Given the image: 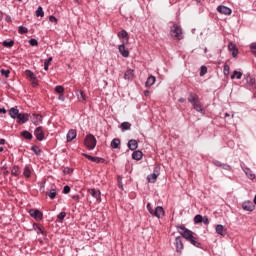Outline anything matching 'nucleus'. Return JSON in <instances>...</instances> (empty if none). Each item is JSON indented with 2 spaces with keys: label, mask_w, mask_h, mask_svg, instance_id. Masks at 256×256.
<instances>
[{
  "label": "nucleus",
  "mask_w": 256,
  "mask_h": 256,
  "mask_svg": "<svg viewBox=\"0 0 256 256\" xmlns=\"http://www.w3.org/2000/svg\"><path fill=\"white\" fill-rule=\"evenodd\" d=\"M188 101L191 103V105H194L195 103L199 102V96L197 94L190 93Z\"/></svg>",
  "instance_id": "412c9836"
},
{
  "label": "nucleus",
  "mask_w": 256,
  "mask_h": 256,
  "mask_svg": "<svg viewBox=\"0 0 256 256\" xmlns=\"http://www.w3.org/2000/svg\"><path fill=\"white\" fill-rule=\"evenodd\" d=\"M120 127H121L123 132L129 131V130H131V123L123 122Z\"/></svg>",
  "instance_id": "c756f323"
},
{
  "label": "nucleus",
  "mask_w": 256,
  "mask_h": 256,
  "mask_svg": "<svg viewBox=\"0 0 256 256\" xmlns=\"http://www.w3.org/2000/svg\"><path fill=\"white\" fill-rule=\"evenodd\" d=\"M31 121L34 125H41L42 121H43V116H41L40 114H34L31 117Z\"/></svg>",
  "instance_id": "ddd939ff"
},
{
  "label": "nucleus",
  "mask_w": 256,
  "mask_h": 256,
  "mask_svg": "<svg viewBox=\"0 0 256 256\" xmlns=\"http://www.w3.org/2000/svg\"><path fill=\"white\" fill-rule=\"evenodd\" d=\"M21 135L24 137V139H33V134H31L29 131H23Z\"/></svg>",
  "instance_id": "f704fd0d"
},
{
  "label": "nucleus",
  "mask_w": 256,
  "mask_h": 256,
  "mask_svg": "<svg viewBox=\"0 0 256 256\" xmlns=\"http://www.w3.org/2000/svg\"><path fill=\"white\" fill-rule=\"evenodd\" d=\"M34 135L38 141H43L45 139V133L43 132L42 127H38L34 131Z\"/></svg>",
  "instance_id": "0eeeda50"
},
{
  "label": "nucleus",
  "mask_w": 256,
  "mask_h": 256,
  "mask_svg": "<svg viewBox=\"0 0 256 256\" xmlns=\"http://www.w3.org/2000/svg\"><path fill=\"white\" fill-rule=\"evenodd\" d=\"M254 205H256V194H255V196H254Z\"/></svg>",
  "instance_id": "774afa93"
},
{
  "label": "nucleus",
  "mask_w": 256,
  "mask_h": 256,
  "mask_svg": "<svg viewBox=\"0 0 256 256\" xmlns=\"http://www.w3.org/2000/svg\"><path fill=\"white\" fill-rule=\"evenodd\" d=\"M29 215L32 216L33 219H36V221H41V219H43V213L38 209H31Z\"/></svg>",
  "instance_id": "39448f33"
},
{
  "label": "nucleus",
  "mask_w": 256,
  "mask_h": 256,
  "mask_svg": "<svg viewBox=\"0 0 256 256\" xmlns=\"http://www.w3.org/2000/svg\"><path fill=\"white\" fill-rule=\"evenodd\" d=\"M23 175L24 177H27V178L31 177V170L29 169V167L24 168Z\"/></svg>",
  "instance_id": "49530a36"
},
{
  "label": "nucleus",
  "mask_w": 256,
  "mask_h": 256,
  "mask_svg": "<svg viewBox=\"0 0 256 256\" xmlns=\"http://www.w3.org/2000/svg\"><path fill=\"white\" fill-rule=\"evenodd\" d=\"M207 74V67L206 66H201L200 68V77H203V75Z\"/></svg>",
  "instance_id": "09e8293b"
},
{
  "label": "nucleus",
  "mask_w": 256,
  "mask_h": 256,
  "mask_svg": "<svg viewBox=\"0 0 256 256\" xmlns=\"http://www.w3.org/2000/svg\"><path fill=\"white\" fill-rule=\"evenodd\" d=\"M177 229L178 233H180V235H182V237H184V239H186L187 241H189L193 237V232L185 228V226H178Z\"/></svg>",
  "instance_id": "20e7f679"
},
{
  "label": "nucleus",
  "mask_w": 256,
  "mask_h": 256,
  "mask_svg": "<svg viewBox=\"0 0 256 256\" xmlns=\"http://www.w3.org/2000/svg\"><path fill=\"white\" fill-rule=\"evenodd\" d=\"M76 137H77V130H75V129L69 130L66 135V139H67L68 143H71V141H73V139H75Z\"/></svg>",
  "instance_id": "f8f14e48"
},
{
  "label": "nucleus",
  "mask_w": 256,
  "mask_h": 256,
  "mask_svg": "<svg viewBox=\"0 0 256 256\" xmlns=\"http://www.w3.org/2000/svg\"><path fill=\"white\" fill-rule=\"evenodd\" d=\"M178 101L179 103H185V98H180Z\"/></svg>",
  "instance_id": "338daca9"
},
{
  "label": "nucleus",
  "mask_w": 256,
  "mask_h": 256,
  "mask_svg": "<svg viewBox=\"0 0 256 256\" xmlns=\"http://www.w3.org/2000/svg\"><path fill=\"white\" fill-rule=\"evenodd\" d=\"M59 101H65V95L60 94L59 97H58Z\"/></svg>",
  "instance_id": "680f3d73"
},
{
  "label": "nucleus",
  "mask_w": 256,
  "mask_h": 256,
  "mask_svg": "<svg viewBox=\"0 0 256 256\" xmlns=\"http://www.w3.org/2000/svg\"><path fill=\"white\" fill-rule=\"evenodd\" d=\"M2 45H3L4 47L11 48V47H13V45H15V42L12 41V40H10V41L5 40V41L2 42Z\"/></svg>",
  "instance_id": "c9c22d12"
},
{
  "label": "nucleus",
  "mask_w": 256,
  "mask_h": 256,
  "mask_svg": "<svg viewBox=\"0 0 256 256\" xmlns=\"http://www.w3.org/2000/svg\"><path fill=\"white\" fill-rule=\"evenodd\" d=\"M214 165H216V167H222L223 163H221L220 161L216 160V161H214Z\"/></svg>",
  "instance_id": "13d9d810"
},
{
  "label": "nucleus",
  "mask_w": 256,
  "mask_h": 256,
  "mask_svg": "<svg viewBox=\"0 0 256 256\" xmlns=\"http://www.w3.org/2000/svg\"><path fill=\"white\" fill-rule=\"evenodd\" d=\"M156 78L155 76L151 75L147 78L145 87H153L155 85Z\"/></svg>",
  "instance_id": "5701e85b"
},
{
  "label": "nucleus",
  "mask_w": 256,
  "mask_h": 256,
  "mask_svg": "<svg viewBox=\"0 0 256 256\" xmlns=\"http://www.w3.org/2000/svg\"><path fill=\"white\" fill-rule=\"evenodd\" d=\"M0 113L5 114V113H7V110L5 108H0Z\"/></svg>",
  "instance_id": "0e129e2a"
},
{
  "label": "nucleus",
  "mask_w": 256,
  "mask_h": 256,
  "mask_svg": "<svg viewBox=\"0 0 256 256\" xmlns=\"http://www.w3.org/2000/svg\"><path fill=\"white\" fill-rule=\"evenodd\" d=\"M202 223H204V225H209V218H207V216L202 217Z\"/></svg>",
  "instance_id": "5fc2aeb1"
},
{
  "label": "nucleus",
  "mask_w": 256,
  "mask_h": 256,
  "mask_svg": "<svg viewBox=\"0 0 256 256\" xmlns=\"http://www.w3.org/2000/svg\"><path fill=\"white\" fill-rule=\"evenodd\" d=\"M137 147H139V144L137 143V140L132 139L128 142V148L131 151H135V149H137Z\"/></svg>",
  "instance_id": "393cba45"
},
{
  "label": "nucleus",
  "mask_w": 256,
  "mask_h": 256,
  "mask_svg": "<svg viewBox=\"0 0 256 256\" xmlns=\"http://www.w3.org/2000/svg\"><path fill=\"white\" fill-rule=\"evenodd\" d=\"M0 73H1L2 77H5L6 79H8L9 75H11V71L5 70V69H1Z\"/></svg>",
  "instance_id": "4c0bfd02"
},
{
  "label": "nucleus",
  "mask_w": 256,
  "mask_h": 256,
  "mask_svg": "<svg viewBox=\"0 0 256 256\" xmlns=\"http://www.w3.org/2000/svg\"><path fill=\"white\" fill-rule=\"evenodd\" d=\"M36 17H45V12H43V7L39 6L37 8Z\"/></svg>",
  "instance_id": "72a5a7b5"
},
{
  "label": "nucleus",
  "mask_w": 256,
  "mask_h": 256,
  "mask_svg": "<svg viewBox=\"0 0 256 256\" xmlns=\"http://www.w3.org/2000/svg\"><path fill=\"white\" fill-rule=\"evenodd\" d=\"M190 243H191V245H194V247H201V243H199L195 238H194V236L190 239V240H188Z\"/></svg>",
  "instance_id": "e433bc0d"
},
{
  "label": "nucleus",
  "mask_w": 256,
  "mask_h": 256,
  "mask_svg": "<svg viewBox=\"0 0 256 256\" xmlns=\"http://www.w3.org/2000/svg\"><path fill=\"white\" fill-rule=\"evenodd\" d=\"M70 192H71V187H69V186H64L63 193H64L65 195H67V194L70 193Z\"/></svg>",
  "instance_id": "603ef678"
},
{
  "label": "nucleus",
  "mask_w": 256,
  "mask_h": 256,
  "mask_svg": "<svg viewBox=\"0 0 256 256\" xmlns=\"http://www.w3.org/2000/svg\"><path fill=\"white\" fill-rule=\"evenodd\" d=\"M118 51L122 57H129V50L125 49V43L118 46Z\"/></svg>",
  "instance_id": "f3484780"
},
{
  "label": "nucleus",
  "mask_w": 256,
  "mask_h": 256,
  "mask_svg": "<svg viewBox=\"0 0 256 256\" xmlns=\"http://www.w3.org/2000/svg\"><path fill=\"white\" fill-rule=\"evenodd\" d=\"M232 57H237V54L239 53V50H233L232 52Z\"/></svg>",
  "instance_id": "052dcab7"
},
{
  "label": "nucleus",
  "mask_w": 256,
  "mask_h": 256,
  "mask_svg": "<svg viewBox=\"0 0 256 256\" xmlns=\"http://www.w3.org/2000/svg\"><path fill=\"white\" fill-rule=\"evenodd\" d=\"M146 209L149 211L150 215L157 217V219H163V217H165V210L161 206H158L153 210L151 203H148Z\"/></svg>",
  "instance_id": "f257e3e1"
},
{
  "label": "nucleus",
  "mask_w": 256,
  "mask_h": 256,
  "mask_svg": "<svg viewBox=\"0 0 256 256\" xmlns=\"http://www.w3.org/2000/svg\"><path fill=\"white\" fill-rule=\"evenodd\" d=\"M148 179V183H155V181H157V174L153 173L148 175L147 177Z\"/></svg>",
  "instance_id": "2f4dec72"
},
{
  "label": "nucleus",
  "mask_w": 256,
  "mask_h": 256,
  "mask_svg": "<svg viewBox=\"0 0 256 256\" xmlns=\"http://www.w3.org/2000/svg\"><path fill=\"white\" fill-rule=\"evenodd\" d=\"M18 31H19V33H21V35H23L25 33H29V29H27V27H25V26H19Z\"/></svg>",
  "instance_id": "37998d69"
},
{
  "label": "nucleus",
  "mask_w": 256,
  "mask_h": 256,
  "mask_svg": "<svg viewBox=\"0 0 256 256\" xmlns=\"http://www.w3.org/2000/svg\"><path fill=\"white\" fill-rule=\"evenodd\" d=\"M228 49H229V51H235V50H237V46H235V44H233V43H230L229 45H228Z\"/></svg>",
  "instance_id": "8fccbe9b"
},
{
  "label": "nucleus",
  "mask_w": 256,
  "mask_h": 256,
  "mask_svg": "<svg viewBox=\"0 0 256 256\" xmlns=\"http://www.w3.org/2000/svg\"><path fill=\"white\" fill-rule=\"evenodd\" d=\"M25 75L30 78L31 81H37V76L31 70H26Z\"/></svg>",
  "instance_id": "bb28decb"
},
{
  "label": "nucleus",
  "mask_w": 256,
  "mask_h": 256,
  "mask_svg": "<svg viewBox=\"0 0 256 256\" xmlns=\"http://www.w3.org/2000/svg\"><path fill=\"white\" fill-rule=\"evenodd\" d=\"M245 80L249 87H255V77L251 76V74H246Z\"/></svg>",
  "instance_id": "2eb2a0df"
},
{
  "label": "nucleus",
  "mask_w": 256,
  "mask_h": 256,
  "mask_svg": "<svg viewBox=\"0 0 256 256\" xmlns=\"http://www.w3.org/2000/svg\"><path fill=\"white\" fill-rule=\"evenodd\" d=\"M128 35L129 34L125 30L118 32L119 39H123L122 43H129V38L127 37Z\"/></svg>",
  "instance_id": "dca6fc26"
},
{
  "label": "nucleus",
  "mask_w": 256,
  "mask_h": 256,
  "mask_svg": "<svg viewBox=\"0 0 256 256\" xmlns=\"http://www.w3.org/2000/svg\"><path fill=\"white\" fill-rule=\"evenodd\" d=\"M29 45H31V47H37V45H39V42L37 41V39L31 38L29 40Z\"/></svg>",
  "instance_id": "c03bdc74"
},
{
  "label": "nucleus",
  "mask_w": 256,
  "mask_h": 256,
  "mask_svg": "<svg viewBox=\"0 0 256 256\" xmlns=\"http://www.w3.org/2000/svg\"><path fill=\"white\" fill-rule=\"evenodd\" d=\"M217 11H218V13H221V15H231V13H232L231 8H229L227 6H222V5L217 7Z\"/></svg>",
  "instance_id": "1a4fd4ad"
},
{
  "label": "nucleus",
  "mask_w": 256,
  "mask_h": 256,
  "mask_svg": "<svg viewBox=\"0 0 256 256\" xmlns=\"http://www.w3.org/2000/svg\"><path fill=\"white\" fill-rule=\"evenodd\" d=\"M229 74V65H224V75H228Z\"/></svg>",
  "instance_id": "4d7b16f0"
},
{
  "label": "nucleus",
  "mask_w": 256,
  "mask_h": 256,
  "mask_svg": "<svg viewBox=\"0 0 256 256\" xmlns=\"http://www.w3.org/2000/svg\"><path fill=\"white\" fill-rule=\"evenodd\" d=\"M221 168L225 169V171H231V166H229L228 164H222Z\"/></svg>",
  "instance_id": "864d4df0"
},
{
  "label": "nucleus",
  "mask_w": 256,
  "mask_h": 256,
  "mask_svg": "<svg viewBox=\"0 0 256 256\" xmlns=\"http://www.w3.org/2000/svg\"><path fill=\"white\" fill-rule=\"evenodd\" d=\"M33 229L36 230V232L39 234L45 233V229H43V227L39 224H33Z\"/></svg>",
  "instance_id": "c85d7f7f"
},
{
  "label": "nucleus",
  "mask_w": 256,
  "mask_h": 256,
  "mask_svg": "<svg viewBox=\"0 0 256 256\" xmlns=\"http://www.w3.org/2000/svg\"><path fill=\"white\" fill-rule=\"evenodd\" d=\"M89 195H91L98 203H101V191L96 189H88Z\"/></svg>",
  "instance_id": "423d86ee"
},
{
  "label": "nucleus",
  "mask_w": 256,
  "mask_h": 256,
  "mask_svg": "<svg viewBox=\"0 0 256 256\" xmlns=\"http://www.w3.org/2000/svg\"><path fill=\"white\" fill-rule=\"evenodd\" d=\"M241 77H243V73H241V72H239V71H237V70H235L234 72H233V74L231 75V79H241Z\"/></svg>",
  "instance_id": "473e14b6"
},
{
  "label": "nucleus",
  "mask_w": 256,
  "mask_h": 256,
  "mask_svg": "<svg viewBox=\"0 0 256 256\" xmlns=\"http://www.w3.org/2000/svg\"><path fill=\"white\" fill-rule=\"evenodd\" d=\"M65 217H67V213H65V212H60L57 216L58 221H60V223H61V221H63V219H65Z\"/></svg>",
  "instance_id": "de8ad7c7"
},
{
  "label": "nucleus",
  "mask_w": 256,
  "mask_h": 256,
  "mask_svg": "<svg viewBox=\"0 0 256 256\" xmlns=\"http://www.w3.org/2000/svg\"><path fill=\"white\" fill-rule=\"evenodd\" d=\"M49 22L50 23H57V18L55 16H50L49 17Z\"/></svg>",
  "instance_id": "6e6d98bb"
},
{
  "label": "nucleus",
  "mask_w": 256,
  "mask_h": 256,
  "mask_svg": "<svg viewBox=\"0 0 256 256\" xmlns=\"http://www.w3.org/2000/svg\"><path fill=\"white\" fill-rule=\"evenodd\" d=\"M135 78V70L133 69H128L125 73H124V79L126 81H133V79Z\"/></svg>",
  "instance_id": "9b49d317"
},
{
  "label": "nucleus",
  "mask_w": 256,
  "mask_h": 256,
  "mask_svg": "<svg viewBox=\"0 0 256 256\" xmlns=\"http://www.w3.org/2000/svg\"><path fill=\"white\" fill-rule=\"evenodd\" d=\"M194 223H196V224H199V223H203V216L202 215H196L195 217H194Z\"/></svg>",
  "instance_id": "79ce46f5"
},
{
  "label": "nucleus",
  "mask_w": 256,
  "mask_h": 256,
  "mask_svg": "<svg viewBox=\"0 0 256 256\" xmlns=\"http://www.w3.org/2000/svg\"><path fill=\"white\" fill-rule=\"evenodd\" d=\"M18 123L23 124V123H27V121H29V114H25V113H20L18 114Z\"/></svg>",
  "instance_id": "4468645a"
},
{
  "label": "nucleus",
  "mask_w": 256,
  "mask_h": 256,
  "mask_svg": "<svg viewBox=\"0 0 256 256\" xmlns=\"http://www.w3.org/2000/svg\"><path fill=\"white\" fill-rule=\"evenodd\" d=\"M55 91H56V93H59V95H61V94L65 93V88L61 85H58L55 87Z\"/></svg>",
  "instance_id": "ea45409f"
},
{
  "label": "nucleus",
  "mask_w": 256,
  "mask_h": 256,
  "mask_svg": "<svg viewBox=\"0 0 256 256\" xmlns=\"http://www.w3.org/2000/svg\"><path fill=\"white\" fill-rule=\"evenodd\" d=\"M9 115H10V117H11L12 119H17V118L19 117V115H20L19 109H17V108H11V109L9 110Z\"/></svg>",
  "instance_id": "b1692460"
},
{
  "label": "nucleus",
  "mask_w": 256,
  "mask_h": 256,
  "mask_svg": "<svg viewBox=\"0 0 256 256\" xmlns=\"http://www.w3.org/2000/svg\"><path fill=\"white\" fill-rule=\"evenodd\" d=\"M20 172L21 171L19 169V166H14L11 171L12 175H14L15 177H17V175H19Z\"/></svg>",
  "instance_id": "a19ab883"
},
{
  "label": "nucleus",
  "mask_w": 256,
  "mask_h": 256,
  "mask_svg": "<svg viewBox=\"0 0 256 256\" xmlns=\"http://www.w3.org/2000/svg\"><path fill=\"white\" fill-rule=\"evenodd\" d=\"M47 195L50 199H55V197H57V191L55 189H51Z\"/></svg>",
  "instance_id": "58836bf2"
},
{
  "label": "nucleus",
  "mask_w": 256,
  "mask_h": 256,
  "mask_svg": "<svg viewBox=\"0 0 256 256\" xmlns=\"http://www.w3.org/2000/svg\"><path fill=\"white\" fill-rule=\"evenodd\" d=\"M84 145L85 147H87V149L93 151V149H95V147L97 146V139H95V136H93L92 134H89L84 140Z\"/></svg>",
  "instance_id": "7ed1b4c3"
},
{
  "label": "nucleus",
  "mask_w": 256,
  "mask_h": 256,
  "mask_svg": "<svg viewBox=\"0 0 256 256\" xmlns=\"http://www.w3.org/2000/svg\"><path fill=\"white\" fill-rule=\"evenodd\" d=\"M93 163H101V161H103L102 158H99V157H93L92 156V160H91Z\"/></svg>",
  "instance_id": "3c124183"
},
{
  "label": "nucleus",
  "mask_w": 256,
  "mask_h": 256,
  "mask_svg": "<svg viewBox=\"0 0 256 256\" xmlns=\"http://www.w3.org/2000/svg\"><path fill=\"white\" fill-rule=\"evenodd\" d=\"M250 49H251L252 51H255V50H256V42H254V43H252V44L250 45Z\"/></svg>",
  "instance_id": "bf43d9fd"
},
{
  "label": "nucleus",
  "mask_w": 256,
  "mask_h": 256,
  "mask_svg": "<svg viewBox=\"0 0 256 256\" xmlns=\"http://www.w3.org/2000/svg\"><path fill=\"white\" fill-rule=\"evenodd\" d=\"M242 209H244V211H255V204L249 200L245 201L242 203Z\"/></svg>",
  "instance_id": "6e6552de"
},
{
  "label": "nucleus",
  "mask_w": 256,
  "mask_h": 256,
  "mask_svg": "<svg viewBox=\"0 0 256 256\" xmlns=\"http://www.w3.org/2000/svg\"><path fill=\"white\" fill-rule=\"evenodd\" d=\"M175 245L177 253H181V251H183V240L181 239V236L175 238Z\"/></svg>",
  "instance_id": "9d476101"
},
{
  "label": "nucleus",
  "mask_w": 256,
  "mask_h": 256,
  "mask_svg": "<svg viewBox=\"0 0 256 256\" xmlns=\"http://www.w3.org/2000/svg\"><path fill=\"white\" fill-rule=\"evenodd\" d=\"M51 61H53V57H49L44 61V70L49 71V65L51 64Z\"/></svg>",
  "instance_id": "7c9ffc66"
},
{
  "label": "nucleus",
  "mask_w": 256,
  "mask_h": 256,
  "mask_svg": "<svg viewBox=\"0 0 256 256\" xmlns=\"http://www.w3.org/2000/svg\"><path fill=\"white\" fill-rule=\"evenodd\" d=\"M120 145H121V140H119L118 138H114L111 142L112 149H118Z\"/></svg>",
  "instance_id": "cd10ccee"
},
{
  "label": "nucleus",
  "mask_w": 256,
  "mask_h": 256,
  "mask_svg": "<svg viewBox=\"0 0 256 256\" xmlns=\"http://www.w3.org/2000/svg\"><path fill=\"white\" fill-rule=\"evenodd\" d=\"M170 35L171 37H174V39L181 41V39H183V30H181V26L174 24L170 28Z\"/></svg>",
  "instance_id": "f03ea898"
},
{
  "label": "nucleus",
  "mask_w": 256,
  "mask_h": 256,
  "mask_svg": "<svg viewBox=\"0 0 256 256\" xmlns=\"http://www.w3.org/2000/svg\"><path fill=\"white\" fill-rule=\"evenodd\" d=\"M32 151L35 153V155H41V148L38 146H32Z\"/></svg>",
  "instance_id": "a18cd8bd"
},
{
  "label": "nucleus",
  "mask_w": 256,
  "mask_h": 256,
  "mask_svg": "<svg viewBox=\"0 0 256 256\" xmlns=\"http://www.w3.org/2000/svg\"><path fill=\"white\" fill-rule=\"evenodd\" d=\"M0 145H5V139H0Z\"/></svg>",
  "instance_id": "69168bd1"
},
{
  "label": "nucleus",
  "mask_w": 256,
  "mask_h": 256,
  "mask_svg": "<svg viewBox=\"0 0 256 256\" xmlns=\"http://www.w3.org/2000/svg\"><path fill=\"white\" fill-rule=\"evenodd\" d=\"M215 231L218 235L225 237V227L221 224L216 225Z\"/></svg>",
  "instance_id": "4be33fe9"
},
{
  "label": "nucleus",
  "mask_w": 256,
  "mask_h": 256,
  "mask_svg": "<svg viewBox=\"0 0 256 256\" xmlns=\"http://www.w3.org/2000/svg\"><path fill=\"white\" fill-rule=\"evenodd\" d=\"M242 169L245 173V175L248 177V179H251V181H253V179H255V174L253 173V171L247 167H243Z\"/></svg>",
  "instance_id": "6ab92c4d"
},
{
  "label": "nucleus",
  "mask_w": 256,
  "mask_h": 256,
  "mask_svg": "<svg viewBox=\"0 0 256 256\" xmlns=\"http://www.w3.org/2000/svg\"><path fill=\"white\" fill-rule=\"evenodd\" d=\"M83 155H84V157H87L89 159V161H92L93 156L88 155V154H83Z\"/></svg>",
  "instance_id": "e2e57ef3"
},
{
  "label": "nucleus",
  "mask_w": 256,
  "mask_h": 256,
  "mask_svg": "<svg viewBox=\"0 0 256 256\" xmlns=\"http://www.w3.org/2000/svg\"><path fill=\"white\" fill-rule=\"evenodd\" d=\"M132 159L135 161H141L143 159V152L136 150L132 153Z\"/></svg>",
  "instance_id": "aec40b11"
},
{
  "label": "nucleus",
  "mask_w": 256,
  "mask_h": 256,
  "mask_svg": "<svg viewBox=\"0 0 256 256\" xmlns=\"http://www.w3.org/2000/svg\"><path fill=\"white\" fill-rule=\"evenodd\" d=\"M76 95L80 103H85V101H87V96L85 95V92H83L82 90H78Z\"/></svg>",
  "instance_id": "a211bd4d"
},
{
  "label": "nucleus",
  "mask_w": 256,
  "mask_h": 256,
  "mask_svg": "<svg viewBox=\"0 0 256 256\" xmlns=\"http://www.w3.org/2000/svg\"><path fill=\"white\" fill-rule=\"evenodd\" d=\"M193 105V108L195 111H198V113H203V105H201V102L198 100V102H195Z\"/></svg>",
  "instance_id": "a878e982"
}]
</instances>
